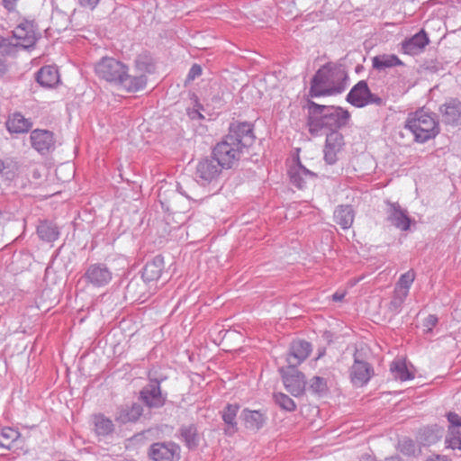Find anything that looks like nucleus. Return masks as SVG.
I'll return each instance as SVG.
<instances>
[{"label":"nucleus","mask_w":461,"mask_h":461,"mask_svg":"<svg viewBox=\"0 0 461 461\" xmlns=\"http://www.w3.org/2000/svg\"><path fill=\"white\" fill-rule=\"evenodd\" d=\"M308 131L312 136H321L339 131L350 119L348 111L339 106H328L308 101Z\"/></svg>","instance_id":"nucleus-2"},{"label":"nucleus","mask_w":461,"mask_h":461,"mask_svg":"<svg viewBox=\"0 0 461 461\" xmlns=\"http://www.w3.org/2000/svg\"><path fill=\"white\" fill-rule=\"evenodd\" d=\"M415 279V272L413 270H409L406 273L402 274L395 286V290L402 292L405 294H409V290Z\"/></svg>","instance_id":"nucleus-36"},{"label":"nucleus","mask_w":461,"mask_h":461,"mask_svg":"<svg viewBox=\"0 0 461 461\" xmlns=\"http://www.w3.org/2000/svg\"><path fill=\"white\" fill-rule=\"evenodd\" d=\"M345 146L344 137L339 131H331L326 134V140L323 149L324 160L329 165H333L338 161L339 154Z\"/></svg>","instance_id":"nucleus-15"},{"label":"nucleus","mask_w":461,"mask_h":461,"mask_svg":"<svg viewBox=\"0 0 461 461\" xmlns=\"http://www.w3.org/2000/svg\"><path fill=\"white\" fill-rule=\"evenodd\" d=\"M126 67L114 58L104 57L95 64V72L100 79L117 86L122 77L126 75Z\"/></svg>","instance_id":"nucleus-6"},{"label":"nucleus","mask_w":461,"mask_h":461,"mask_svg":"<svg viewBox=\"0 0 461 461\" xmlns=\"http://www.w3.org/2000/svg\"><path fill=\"white\" fill-rule=\"evenodd\" d=\"M37 233L41 240L51 242L58 240L59 231L58 227L49 221H42L37 227Z\"/></svg>","instance_id":"nucleus-30"},{"label":"nucleus","mask_w":461,"mask_h":461,"mask_svg":"<svg viewBox=\"0 0 461 461\" xmlns=\"http://www.w3.org/2000/svg\"><path fill=\"white\" fill-rule=\"evenodd\" d=\"M354 217V210L350 205H339L334 211V220L343 230L352 226Z\"/></svg>","instance_id":"nucleus-26"},{"label":"nucleus","mask_w":461,"mask_h":461,"mask_svg":"<svg viewBox=\"0 0 461 461\" xmlns=\"http://www.w3.org/2000/svg\"><path fill=\"white\" fill-rule=\"evenodd\" d=\"M390 370L395 379L407 381L414 378V375L408 370L405 362L402 360L393 361L391 364Z\"/></svg>","instance_id":"nucleus-35"},{"label":"nucleus","mask_w":461,"mask_h":461,"mask_svg":"<svg viewBox=\"0 0 461 461\" xmlns=\"http://www.w3.org/2000/svg\"><path fill=\"white\" fill-rule=\"evenodd\" d=\"M77 1L81 7H84V8H86L89 10H94L100 2V0H77Z\"/></svg>","instance_id":"nucleus-44"},{"label":"nucleus","mask_w":461,"mask_h":461,"mask_svg":"<svg viewBox=\"0 0 461 461\" xmlns=\"http://www.w3.org/2000/svg\"><path fill=\"white\" fill-rule=\"evenodd\" d=\"M255 140L253 125L249 122H233L228 134L212 149V155L225 168L233 167L240 161L245 149Z\"/></svg>","instance_id":"nucleus-1"},{"label":"nucleus","mask_w":461,"mask_h":461,"mask_svg":"<svg viewBox=\"0 0 461 461\" xmlns=\"http://www.w3.org/2000/svg\"><path fill=\"white\" fill-rule=\"evenodd\" d=\"M165 263L161 255L155 256L143 267L142 279L146 283L158 280L164 270Z\"/></svg>","instance_id":"nucleus-23"},{"label":"nucleus","mask_w":461,"mask_h":461,"mask_svg":"<svg viewBox=\"0 0 461 461\" xmlns=\"http://www.w3.org/2000/svg\"><path fill=\"white\" fill-rule=\"evenodd\" d=\"M405 128L410 130L415 140L420 143L434 138L439 131L435 116L424 110L411 113L405 122Z\"/></svg>","instance_id":"nucleus-4"},{"label":"nucleus","mask_w":461,"mask_h":461,"mask_svg":"<svg viewBox=\"0 0 461 461\" xmlns=\"http://www.w3.org/2000/svg\"><path fill=\"white\" fill-rule=\"evenodd\" d=\"M310 390L314 393H322L328 390L327 382L323 377L313 376L309 384Z\"/></svg>","instance_id":"nucleus-40"},{"label":"nucleus","mask_w":461,"mask_h":461,"mask_svg":"<svg viewBox=\"0 0 461 461\" xmlns=\"http://www.w3.org/2000/svg\"><path fill=\"white\" fill-rule=\"evenodd\" d=\"M239 410L240 406L238 404H227L222 411V420L228 426V430H230V433L237 431L236 417Z\"/></svg>","instance_id":"nucleus-33"},{"label":"nucleus","mask_w":461,"mask_h":461,"mask_svg":"<svg viewBox=\"0 0 461 461\" xmlns=\"http://www.w3.org/2000/svg\"><path fill=\"white\" fill-rule=\"evenodd\" d=\"M279 372L286 390L294 396H300L305 390V376L295 367H281Z\"/></svg>","instance_id":"nucleus-10"},{"label":"nucleus","mask_w":461,"mask_h":461,"mask_svg":"<svg viewBox=\"0 0 461 461\" xmlns=\"http://www.w3.org/2000/svg\"><path fill=\"white\" fill-rule=\"evenodd\" d=\"M4 168H5L4 162L0 159V172H2Z\"/></svg>","instance_id":"nucleus-51"},{"label":"nucleus","mask_w":461,"mask_h":461,"mask_svg":"<svg viewBox=\"0 0 461 461\" xmlns=\"http://www.w3.org/2000/svg\"><path fill=\"white\" fill-rule=\"evenodd\" d=\"M200 109H202L201 105H198L197 109H194L188 113L191 119H203L204 116L201 113Z\"/></svg>","instance_id":"nucleus-48"},{"label":"nucleus","mask_w":461,"mask_h":461,"mask_svg":"<svg viewBox=\"0 0 461 461\" xmlns=\"http://www.w3.org/2000/svg\"><path fill=\"white\" fill-rule=\"evenodd\" d=\"M32 126V122L21 113H14L6 122L7 130L13 133L27 132Z\"/></svg>","instance_id":"nucleus-27"},{"label":"nucleus","mask_w":461,"mask_h":461,"mask_svg":"<svg viewBox=\"0 0 461 461\" xmlns=\"http://www.w3.org/2000/svg\"><path fill=\"white\" fill-rule=\"evenodd\" d=\"M17 2L18 0H2V5L8 13H14L16 11Z\"/></svg>","instance_id":"nucleus-45"},{"label":"nucleus","mask_w":461,"mask_h":461,"mask_svg":"<svg viewBox=\"0 0 461 461\" xmlns=\"http://www.w3.org/2000/svg\"><path fill=\"white\" fill-rule=\"evenodd\" d=\"M347 101L352 105L362 108L368 104L382 106L384 101L380 96L372 94L365 80L357 82L347 95Z\"/></svg>","instance_id":"nucleus-7"},{"label":"nucleus","mask_w":461,"mask_h":461,"mask_svg":"<svg viewBox=\"0 0 461 461\" xmlns=\"http://www.w3.org/2000/svg\"><path fill=\"white\" fill-rule=\"evenodd\" d=\"M148 83V77L134 71L133 75L129 74V68L126 67V75L122 77L117 86H120L128 93H136L143 90Z\"/></svg>","instance_id":"nucleus-20"},{"label":"nucleus","mask_w":461,"mask_h":461,"mask_svg":"<svg viewBox=\"0 0 461 461\" xmlns=\"http://www.w3.org/2000/svg\"><path fill=\"white\" fill-rule=\"evenodd\" d=\"M375 374L373 366L366 361L359 358L357 351L354 354V362L349 369V378L354 386L366 385Z\"/></svg>","instance_id":"nucleus-9"},{"label":"nucleus","mask_w":461,"mask_h":461,"mask_svg":"<svg viewBox=\"0 0 461 461\" xmlns=\"http://www.w3.org/2000/svg\"><path fill=\"white\" fill-rule=\"evenodd\" d=\"M446 447L451 449H461V434L450 433L447 429V435L445 438Z\"/></svg>","instance_id":"nucleus-42"},{"label":"nucleus","mask_w":461,"mask_h":461,"mask_svg":"<svg viewBox=\"0 0 461 461\" xmlns=\"http://www.w3.org/2000/svg\"><path fill=\"white\" fill-rule=\"evenodd\" d=\"M442 121L450 125H461V101L457 98L447 99L439 108Z\"/></svg>","instance_id":"nucleus-19"},{"label":"nucleus","mask_w":461,"mask_h":461,"mask_svg":"<svg viewBox=\"0 0 461 461\" xmlns=\"http://www.w3.org/2000/svg\"><path fill=\"white\" fill-rule=\"evenodd\" d=\"M242 419L246 428L249 429H259L265 423L264 414L258 411L244 410L242 411Z\"/></svg>","instance_id":"nucleus-29"},{"label":"nucleus","mask_w":461,"mask_h":461,"mask_svg":"<svg viewBox=\"0 0 461 461\" xmlns=\"http://www.w3.org/2000/svg\"><path fill=\"white\" fill-rule=\"evenodd\" d=\"M384 461H402V459L399 456H394L385 458Z\"/></svg>","instance_id":"nucleus-50"},{"label":"nucleus","mask_w":461,"mask_h":461,"mask_svg":"<svg viewBox=\"0 0 461 461\" xmlns=\"http://www.w3.org/2000/svg\"><path fill=\"white\" fill-rule=\"evenodd\" d=\"M30 141L32 147L41 155H45L55 149L54 133L49 130L35 129L32 131Z\"/></svg>","instance_id":"nucleus-16"},{"label":"nucleus","mask_w":461,"mask_h":461,"mask_svg":"<svg viewBox=\"0 0 461 461\" xmlns=\"http://www.w3.org/2000/svg\"><path fill=\"white\" fill-rule=\"evenodd\" d=\"M93 430L99 438L112 436L115 430L113 421L103 413H96L92 416Z\"/></svg>","instance_id":"nucleus-22"},{"label":"nucleus","mask_w":461,"mask_h":461,"mask_svg":"<svg viewBox=\"0 0 461 461\" xmlns=\"http://www.w3.org/2000/svg\"><path fill=\"white\" fill-rule=\"evenodd\" d=\"M348 74L342 65L327 63L311 80V97L329 96L342 93L347 87Z\"/></svg>","instance_id":"nucleus-3"},{"label":"nucleus","mask_w":461,"mask_h":461,"mask_svg":"<svg viewBox=\"0 0 461 461\" xmlns=\"http://www.w3.org/2000/svg\"><path fill=\"white\" fill-rule=\"evenodd\" d=\"M438 319L435 314H429L423 321V328L426 333H430L438 324Z\"/></svg>","instance_id":"nucleus-43"},{"label":"nucleus","mask_w":461,"mask_h":461,"mask_svg":"<svg viewBox=\"0 0 461 461\" xmlns=\"http://www.w3.org/2000/svg\"><path fill=\"white\" fill-rule=\"evenodd\" d=\"M386 221L396 229L406 231L410 229L411 219L408 211L399 203L386 202Z\"/></svg>","instance_id":"nucleus-13"},{"label":"nucleus","mask_w":461,"mask_h":461,"mask_svg":"<svg viewBox=\"0 0 461 461\" xmlns=\"http://www.w3.org/2000/svg\"><path fill=\"white\" fill-rule=\"evenodd\" d=\"M312 352V345L304 340H294L291 343L286 355L289 367H296L301 365Z\"/></svg>","instance_id":"nucleus-18"},{"label":"nucleus","mask_w":461,"mask_h":461,"mask_svg":"<svg viewBox=\"0 0 461 461\" xmlns=\"http://www.w3.org/2000/svg\"><path fill=\"white\" fill-rule=\"evenodd\" d=\"M201 74H202V68L199 65L194 64L191 67V68L189 70L188 78L194 79L195 77L201 76Z\"/></svg>","instance_id":"nucleus-46"},{"label":"nucleus","mask_w":461,"mask_h":461,"mask_svg":"<svg viewBox=\"0 0 461 461\" xmlns=\"http://www.w3.org/2000/svg\"><path fill=\"white\" fill-rule=\"evenodd\" d=\"M36 80L44 87H54L59 82L58 68L54 66L42 67L36 74Z\"/></svg>","instance_id":"nucleus-25"},{"label":"nucleus","mask_w":461,"mask_h":461,"mask_svg":"<svg viewBox=\"0 0 461 461\" xmlns=\"http://www.w3.org/2000/svg\"><path fill=\"white\" fill-rule=\"evenodd\" d=\"M275 402L283 410L287 411H293L296 408V404L292 398L283 393H277L274 394Z\"/></svg>","instance_id":"nucleus-37"},{"label":"nucleus","mask_w":461,"mask_h":461,"mask_svg":"<svg viewBox=\"0 0 461 461\" xmlns=\"http://www.w3.org/2000/svg\"><path fill=\"white\" fill-rule=\"evenodd\" d=\"M346 295V292L344 291H337L332 294V300L334 302H341Z\"/></svg>","instance_id":"nucleus-49"},{"label":"nucleus","mask_w":461,"mask_h":461,"mask_svg":"<svg viewBox=\"0 0 461 461\" xmlns=\"http://www.w3.org/2000/svg\"><path fill=\"white\" fill-rule=\"evenodd\" d=\"M134 71L144 74L146 77L155 71V65L150 56L147 54L139 55L134 61Z\"/></svg>","instance_id":"nucleus-32"},{"label":"nucleus","mask_w":461,"mask_h":461,"mask_svg":"<svg viewBox=\"0 0 461 461\" xmlns=\"http://www.w3.org/2000/svg\"><path fill=\"white\" fill-rule=\"evenodd\" d=\"M21 434L17 429L11 427H5L0 429V447L11 449L14 443L20 438Z\"/></svg>","instance_id":"nucleus-34"},{"label":"nucleus","mask_w":461,"mask_h":461,"mask_svg":"<svg viewBox=\"0 0 461 461\" xmlns=\"http://www.w3.org/2000/svg\"><path fill=\"white\" fill-rule=\"evenodd\" d=\"M429 41L424 30H420L412 37L402 42V49L405 54L417 55L429 44Z\"/></svg>","instance_id":"nucleus-21"},{"label":"nucleus","mask_w":461,"mask_h":461,"mask_svg":"<svg viewBox=\"0 0 461 461\" xmlns=\"http://www.w3.org/2000/svg\"><path fill=\"white\" fill-rule=\"evenodd\" d=\"M373 68L377 70L403 65L402 61L394 54L378 55L372 59Z\"/></svg>","instance_id":"nucleus-28"},{"label":"nucleus","mask_w":461,"mask_h":461,"mask_svg":"<svg viewBox=\"0 0 461 461\" xmlns=\"http://www.w3.org/2000/svg\"><path fill=\"white\" fill-rule=\"evenodd\" d=\"M447 419L449 423V432L461 434V416L456 412L449 411L447 414Z\"/></svg>","instance_id":"nucleus-39"},{"label":"nucleus","mask_w":461,"mask_h":461,"mask_svg":"<svg viewBox=\"0 0 461 461\" xmlns=\"http://www.w3.org/2000/svg\"><path fill=\"white\" fill-rule=\"evenodd\" d=\"M398 450L404 456H411L415 455L416 445L412 439L404 438L399 441Z\"/></svg>","instance_id":"nucleus-38"},{"label":"nucleus","mask_w":461,"mask_h":461,"mask_svg":"<svg viewBox=\"0 0 461 461\" xmlns=\"http://www.w3.org/2000/svg\"><path fill=\"white\" fill-rule=\"evenodd\" d=\"M223 169L225 168L212 155V157L204 158L197 163L195 177L201 185L212 184L220 178Z\"/></svg>","instance_id":"nucleus-8"},{"label":"nucleus","mask_w":461,"mask_h":461,"mask_svg":"<svg viewBox=\"0 0 461 461\" xmlns=\"http://www.w3.org/2000/svg\"><path fill=\"white\" fill-rule=\"evenodd\" d=\"M37 26L34 21L23 19L13 31L17 45L24 49L33 46L38 40Z\"/></svg>","instance_id":"nucleus-12"},{"label":"nucleus","mask_w":461,"mask_h":461,"mask_svg":"<svg viewBox=\"0 0 461 461\" xmlns=\"http://www.w3.org/2000/svg\"><path fill=\"white\" fill-rule=\"evenodd\" d=\"M165 379V376L153 377L151 372L149 373V383L140 390V399L149 409H158L165 405L167 394L162 393L160 386Z\"/></svg>","instance_id":"nucleus-5"},{"label":"nucleus","mask_w":461,"mask_h":461,"mask_svg":"<svg viewBox=\"0 0 461 461\" xmlns=\"http://www.w3.org/2000/svg\"><path fill=\"white\" fill-rule=\"evenodd\" d=\"M288 176L291 183L299 189L304 188L317 177V175L303 166L299 159L294 160L290 166Z\"/></svg>","instance_id":"nucleus-17"},{"label":"nucleus","mask_w":461,"mask_h":461,"mask_svg":"<svg viewBox=\"0 0 461 461\" xmlns=\"http://www.w3.org/2000/svg\"><path fill=\"white\" fill-rule=\"evenodd\" d=\"M180 435L188 448H195L198 446L199 437L197 429L194 424L182 426Z\"/></svg>","instance_id":"nucleus-31"},{"label":"nucleus","mask_w":461,"mask_h":461,"mask_svg":"<svg viewBox=\"0 0 461 461\" xmlns=\"http://www.w3.org/2000/svg\"><path fill=\"white\" fill-rule=\"evenodd\" d=\"M407 296V294L394 289L393 296L389 304V309L394 312H399Z\"/></svg>","instance_id":"nucleus-41"},{"label":"nucleus","mask_w":461,"mask_h":461,"mask_svg":"<svg viewBox=\"0 0 461 461\" xmlns=\"http://www.w3.org/2000/svg\"><path fill=\"white\" fill-rule=\"evenodd\" d=\"M149 455L154 461H177L180 447L174 442H157L150 446Z\"/></svg>","instance_id":"nucleus-14"},{"label":"nucleus","mask_w":461,"mask_h":461,"mask_svg":"<svg viewBox=\"0 0 461 461\" xmlns=\"http://www.w3.org/2000/svg\"><path fill=\"white\" fill-rule=\"evenodd\" d=\"M425 461H451V459L445 455H431Z\"/></svg>","instance_id":"nucleus-47"},{"label":"nucleus","mask_w":461,"mask_h":461,"mask_svg":"<svg viewBox=\"0 0 461 461\" xmlns=\"http://www.w3.org/2000/svg\"><path fill=\"white\" fill-rule=\"evenodd\" d=\"M86 282L94 287H104L113 279L110 268L103 263L91 264L86 270L84 276Z\"/></svg>","instance_id":"nucleus-11"},{"label":"nucleus","mask_w":461,"mask_h":461,"mask_svg":"<svg viewBox=\"0 0 461 461\" xmlns=\"http://www.w3.org/2000/svg\"><path fill=\"white\" fill-rule=\"evenodd\" d=\"M143 413V408L139 403H132L131 406H123L118 409L115 420L125 424L128 422H135Z\"/></svg>","instance_id":"nucleus-24"}]
</instances>
